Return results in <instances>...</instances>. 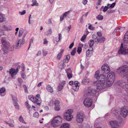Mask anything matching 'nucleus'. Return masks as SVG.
<instances>
[{
    "label": "nucleus",
    "instance_id": "5fc2aeb1",
    "mask_svg": "<svg viewBox=\"0 0 128 128\" xmlns=\"http://www.w3.org/2000/svg\"><path fill=\"white\" fill-rule=\"evenodd\" d=\"M39 116L38 113V112H35L33 114V117L36 118H38Z\"/></svg>",
    "mask_w": 128,
    "mask_h": 128
},
{
    "label": "nucleus",
    "instance_id": "473e14b6",
    "mask_svg": "<svg viewBox=\"0 0 128 128\" xmlns=\"http://www.w3.org/2000/svg\"><path fill=\"white\" fill-rule=\"evenodd\" d=\"M94 41L92 40H91L89 41L88 44L90 47L93 46L94 44Z\"/></svg>",
    "mask_w": 128,
    "mask_h": 128
},
{
    "label": "nucleus",
    "instance_id": "c9c22d12",
    "mask_svg": "<svg viewBox=\"0 0 128 128\" xmlns=\"http://www.w3.org/2000/svg\"><path fill=\"white\" fill-rule=\"evenodd\" d=\"M25 104L26 106L27 107L29 110H32V108H31V106L28 104V101H26V102Z\"/></svg>",
    "mask_w": 128,
    "mask_h": 128
},
{
    "label": "nucleus",
    "instance_id": "c85d7f7f",
    "mask_svg": "<svg viewBox=\"0 0 128 128\" xmlns=\"http://www.w3.org/2000/svg\"><path fill=\"white\" fill-rule=\"evenodd\" d=\"M46 89L49 92L52 93L53 92V88L51 87L50 86L48 85L46 87Z\"/></svg>",
    "mask_w": 128,
    "mask_h": 128
},
{
    "label": "nucleus",
    "instance_id": "bf43d9fd",
    "mask_svg": "<svg viewBox=\"0 0 128 128\" xmlns=\"http://www.w3.org/2000/svg\"><path fill=\"white\" fill-rule=\"evenodd\" d=\"M97 36H98V38L100 37H102V33L101 32H98L97 33Z\"/></svg>",
    "mask_w": 128,
    "mask_h": 128
},
{
    "label": "nucleus",
    "instance_id": "6e6552de",
    "mask_svg": "<svg viewBox=\"0 0 128 128\" xmlns=\"http://www.w3.org/2000/svg\"><path fill=\"white\" fill-rule=\"evenodd\" d=\"M121 114L124 118L126 117L128 114V107L126 106H124L121 108L120 109Z\"/></svg>",
    "mask_w": 128,
    "mask_h": 128
},
{
    "label": "nucleus",
    "instance_id": "4d7b16f0",
    "mask_svg": "<svg viewBox=\"0 0 128 128\" xmlns=\"http://www.w3.org/2000/svg\"><path fill=\"white\" fill-rule=\"evenodd\" d=\"M33 38H31V39H30V44H29V47L28 48V50L29 49V48H30V46L31 45V44H32L33 43Z\"/></svg>",
    "mask_w": 128,
    "mask_h": 128
},
{
    "label": "nucleus",
    "instance_id": "e433bc0d",
    "mask_svg": "<svg viewBox=\"0 0 128 128\" xmlns=\"http://www.w3.org/2000/svg\"><path fill=\"white\" fill-rule=\"evenodd\" d=\"M52 33V30L51 29H50L48 31L45 33V34L46 35L48 36L50 35Z\"/></svg>",
    "mask_w": 128,
    "mask_h": 128
},
{
    "label": "nucleus",
    "instance_id": "9b49d317",
    "mask_svg": "<svg viewBox=\"0 0 128 128\" xmlns=\"http://www.w3.org/2000/svg\"><path fill=\"white\" fill-rule=\"evenodd\" d=\"M84 116L82 113H78L76 116V120L78 122L81 123L84 120Z\"/></svg>",
    "mask_w": 128,
    "mask_h": 128
},
{
    "label": "nucleus",
    "instance_id": "4be33fe9",
    "mask_svg": "<svg viewBox=\"0 0 128 128\" xmlns=\"http://www.w3.org/2000/svg\"><path fill=\"white\" fill-rule=\"evenodd\" d=\"M9 73L12 78L16 74L15 72V70L14 68L11 69L9 71Z\"/></svg>",
    "mask_w": 128,
    "mask_h": 128
},
{
    "label": "nucleus",
    "instance_id": "7ed1b4c3",
    "mask_svg": "<svg viewBox=\"0 0 128 128\" xmlns=\"http://www.w3.org/2000/svg\"><path fill=\"white\" fill-rule=\"evenodd\" d=\"M2 42L3 44L2 50L3 51L4 54L6 53L8 50L10 46L9 43L6 41L5 38H2Z\"/></svg>",
    "mask_w": 128,
    "mask_h": 128
},
{
    "label": "nucleus",
    "instance_id": "338daca9",
    "mask_svg": "<svg viewBox=\"0 0 128 128\" xmlns=\"http://www.w3.org/2000/svg\"><path fill=\"white\" fill-rule=\"evenodd\" d=\"M88 2V1L87 0H83L82 1V3L84 5H85L87 4Z\"/></svg>",
    "mask_w": 128,
    "mask_h": 128
},
{
    "label": "nucleus",
    "instance_id": "72a5a7b5",
    "mask_svg": "<svg viewBox=\"0 0 128 128\" xmlns=\"http://www.w3.org/2000/svg\"><path fill=\"white\" fill-rule=\"evenodd\" d=\"M92 54V53L90 52V50L89 49H88L86 52V56L87 57H90Z\"/></svg>",
    "mask_w": 128,
    "mask_h": 128
},
{
    "label": "nucleus",
    "instance_id": "393cba45",
    "mask_svg": "<svg viewBox=\"0 0 128 128\" xmlns=\"http://www.w3.org/2000/svg\"><path fill=\"white\" fill-rule=\"evenodd\" d=\"M70 11H68L67 12H65L63 14V16H61L60 17V21H62L63 20L64 18L66 17L67 15L68 14H69Z\"/></svg>",
    "mask_w": 128,
    "mask_h": 128
},
{
    "label": "nucleus",
    "instance_id": "5701e85b",
    "mask_svg": "<svg viewBox=\"0 0 128 128\" xmlns=\"http://www.w3.org/2000/svg\"><path fill=\"white\" fill-rule=\"evenodd\" d=\"M120 85L121 86H122V87L123 88H125L126 89H127L128 88V84L127 83L122 82H120Z\"/></svg>",
    "mask_w": 128,
    "mask_h": 128
},
{
    "label": "nucleus",
    "instance_id": "13d9d810",
    "mask_svg": "<svg viewBox=\"0 0 128 128\" xmlns=\"http://www.w3.org/2000/svg\"><path fill=\"white\" fill-rule=\"evenodd\" d=\"M24 88V90L26 92H28V90L27 86L25 85H23Z\"/></svg>",
    "mask_w": 128,
    "mask_h": 128
},
{
    "label": "nucleus",
    "instance_id": "603ef678",
    "mask_svg": "<svg viewBox=\"0 0 128 128\" xmlns=\"http://www.w3.org/2000/svg\"><path fill=\"white\" fill-rule=\"evenodd\" d=\"M42 54L43 56H45L47 54L48 52L44 50H43Z\"/></svg>",
    "mask_w": 128,
    "mask_h": 128
},
{
    "label": "nucleus",
    "instance_id": "680f3d73",
    "mask_svg": "<svg viewBox=\"0 0 128 128\" xmlns=\"http://www.w3.org/2000/svg\"><path fill=\"white\" fill-rule=\"evenodd\" d=\"M109 8V7L105 6L103 10V11L104 12H106L108 10V8Z\"/></svg>",
    "mask_w": 128,
    "mask_h": 128
},
{
    "label": "nucleus",
    "instance_id": "a18cd8bd",
    "mask_svg": "<svg viewBox=\"0 0 128 128\" xmlns=\"http://www.w3.org/2000/svg\"><path fill=\"white\" fill-rule=\"evenodd\" d=\"M26 34H24L22 37V44H23L25 42V38L26 36Z\"/></svg>",
    "mask_w": 128,
    "mask_h": 128
},
{
    "label": "nucleus",
    "instance_id": "b1692460",
    "mask_svg": "<svg viewBox=\"0 0 128 128\" xmlns=\"http://www.w3.org/2000/svg\"><path fill=\"white\" fill-rule=\"evenodd\" d=\"M22 44V42H21V40H20L16 45L15 48L16 49L20 48L21 47Z\"/></svg>",
    "mask_w": 128,
    "mask_h": 128
},
{
    "label": "nucleus",
    "instance_id": "4c0bfd02",
    "mask_svg": "<svg viewBox=\"0 0 128 128\" xmlns=\"http://www.w3.org/2000/svg\"><path fill=\"white\" fill-rule=\"evenodd\" d=\"M70 58V56L69 55H67L66 56V58L63 60H64V62H68Z\"/></svg>",
    "mask_w": 128,
    "mask_h": 128
},
{
    "label": "nucleus",
    "instance_id": "a19ab883",
    "mask_svg": "<svg viewBox=\"0 0 128 128\" xmlns=\"http://www.w3.org/2000/svg\"><path fill=\"white\" fill-rule=\"evenodd\" d=\"M99 71H97L95 73L94 76L96 79H98V77L100 76L99 75Z\"/></svg>",
    "mask_w": 128,
    "mask_h": 128
},
{
    "label": "nucleus",
    "instance_id": "1a4fd4ad",
    "mask_svg": "<svg viewBox=\"0 0 128 128\" xmlns=\"http://www.w3.org/2000/svg\"><path fill=\"white\" fill-rule=\"evenodd\" d=\"M28 98L30 100L33 102L36 103L37 105L39 106L40 105L41 103V100L40 98H37L36 97H32L31 96H29Z\"/></svg>",
    "mask_w": 128,
    "mask_h": 128
},
{
    "label": "nucleus",
    "instance_id": "39448f33",
    "mask_svg": "<svg viewBox=\"0 0 128 128\" xmlns=\"http://www.w3.org/2000/svg\"><path fill=\"white\" fill-rule=\"evenodd\" d=\"M94 85L96 86L98 90L103 89L106 86V83L100 81H94L93 82Z\"/></svg>",
    "mask_w": 128,
    "mask_h": 128
},
{
    "label": "nucleus",
    "instance_id": "3c124183",
    "mask_svg": "<svg viewBox=\"0 0 128 128\" xmlns=\"http://www.w3.org/2000/svg\"><path fill=\"white\" fill-rule=\"evenodd\" d=\"M4 19L2 15L0 13V22H2L4 20Z\"/></svg>",
    "mask_w": 128,
    "mask_h": 128
},
{
    "label": "nucleus",
    "instance_id": "0e129e2a",
    "mask_svg": "<svg viewBox=\"0 0 128 128\" xmlns=\"http://www.w3.org/2000/svg\"><path fill=\"white\" fill-rule=\"evenodd\" d=\"M116 4V3L115 2L113 3L111 5H110V6H109V8H113L114 7V6Z\"/></svg>",
    "mask_w": 128,
    "mask_h": 128
},
{
    "label": "nucleus",
    "instance_id": "412c9836",
    "mask_svg": "<svg viewBox=\"0 0 128 128\" xmlns=\"http://www.w3.org/2000/svg\"><path fill=\"white\" fill-rule=\"evenodd\" d=\"M105 38L102 36L98 38L97 40H96V42L98 43H102L105 41Z\"/></svg>",
    "mask_w": 128,
    "mask_h": 128
},
{
    "label": "nucleus",
    "instance_id": "f257e3e1",
    "mask_svg": "<svg viewBox=\"0 0 128 128\" xmlns=\"http://www.w3.org/2000/svg\"><path fill=\"white\" fill-rule=\"evenodd\" d=\"M117 71L122 76L128 77V66H127L124 65L120 67Z\"/></svg>",
    "mask_w": 128,
    "mask_h": 128
},
{
    "label": "nucleus",
    "instance_id": "aec40b11",
    "mask_svg": "<svg viewBox=\"0 0 128 128\" xmlns=\"http://www.w3.org/2000/svg\"><path fill=\"white\" fill-rule=\"evenodd\" d=\"M123 40L124 43H128V31L125 34Z\"/></svg>",
    "mask_w": 128,
    "mask_h": 128
},
{
    "label": "nucleus",
    "instance_id": "69168bd1",
    "mask_svg": "<svg viewBox=\"0 0 128 128\" xmlns=\"http://www.w3.org/2000/svg\"><path fill=\"white\" fill-rule=\"evenodd\" d=\"M28 126H24L22 125L20 126H19V128H29Z\"/></svg>",
    "mask_w": 128,
    "mask_h": 128
},
{
    "label": "nucleus",
    "instance_id": "ea45409f",
    "mask_svg": "<svg viewBox=\"0 0 128 128\" xmlns=\"http://www.w3.org/2000/svg\"><path fill=\"white\" fill-rule=\"evenodd\" d=\"M11 96L12 97V100L13 102L15 101H18V100L17 99L16 96V95H12Z\"/></svg>",
    "mask_w": 128,
    "mask_h": 128
},
{
    "label": "nucleus",
    "instance_id": "9d476101",
    "mask_svg": "<svg viewBox=\"0 0 128 128\" xmlns=\"http://www.w3.org/2000/svg\"><path fill=\"white\" fill-rule=\"evenodd\" d=\"M101 68L102 72L106 74L109 73L110 71L108 65L106 64H104Z\"/></svg>",
    "mask_w": 128,
    "mask_h": 128
},
{
    "label": "nucleus",
    "instance_id": "37998d69",
    "mask_svg": "<svg viewBox=\"0 0 128 128\" xmlns=\"http://www.w3.org/2000/svg\"><path fill=\"white\" fill-rule=\"evenodd\" d=\"M92 38L94 40V42H96V40H97V39H98V36L97 37L95 35L93 34L92 35Z\"/></svg>",
    "mask_w": 128,
    "mask_h": 128
},
{
    "label": "nucleus",
    "instance_id": "774afa93",
    "mask_svg": "<svg viewBox=\"0 0 128 128\" xmlns=\"http://www.w3.org/2000/svg\"><path fill=\"white\" fill-rule=\"evenodd\" d=\"M22 78L24 79H26V75L22 73L21 75Z\"/></svg>",
    "mask_w": 128,
    "mask_h": 128
},
{
    "label": "nucleus",
    "instance_id": "c756f323",
    "mask_svg": "<svg viewBox=\"0 0 128 128\" xmlns=\"http://www.w3.org/2000/svg\"><path fill=\"white\" fill-rule=\"evenodd\" d=\"M60 128H69L68 124L66 123L63 124L61 125Z\"/></svg>",
    "mask_w": 128,
    "mask_h": 128
},
{
    "label": "nucleus",
    "instance_id": "0eeeda50",
    "mask_svg": "<svg viewBox=\"0 0 128 128\" xmlns=\"http://www.w3.org/2000/svg\"><path fill=\"white\" fill-rule=\"evenodd\" d=\"M72 110H69L64 115V118L67 121L71 120L73 118V116L72 115Z\"/></svg>",
    "mask_w": 128,
    "mask_h": 128
},
{
    "label": "nucleus",
    "instance_id": "6e6d98bb",
    "mask_svg": "<svg viewBox=\"0 0 128 128\" xmlns=\"http://www.w3.org/2000/svg\"><path fill=\"white\" fill-rule=\"evenodd\" d=\"M125 29V28L124 27H121L119 28V30L120 32H122L124 31Z\"/></svg>",
    "mask_w": 128,
    "mask_h": 128
},
{
    "label": "nucleus",
    "instance_id": "49530a36",
    "mask_svg": "<svg viewBox=\"0 0 128 128\" xmlns=\"http://www.w3.org/2000/svg\"><path fill=\"white\" fill-rule=\"evenodd\" d=\"M82 51V48L80 47H78L77 49V52L79 54H80Z\"/></svg>",
    "mask_w": 128,
    "mask_h": 128
},
{
    "label": "nucleus",
    "instance_id": "052dcab7",
    "mask_svg": "<svg viewBox=\"0 0 128 128\" xmlns=\"http://www.w3.org/2000/svg\"><path fill=\"white\" fill-rule=\"evenodd\" d=\"M18 82L20 84H22V80L21 78H18Z\"/></svg>",
    "mask_w": 128,
    "mask_h": 128
},
{
    "label": "nucleus",
    "instance_id": "09e8293b",
    "mask_svg": "<svg viewBox=\"0 0 128 128\" xmlns=\"http://www.w3.org/2000/svg\"><path fill=\"white\" fill-rule=\"evenodd\" d=\"M60 108V105L55 106L54 109L56 111H59Z\"/></svg>",
    "mask_w": 128,
    "mask_h": 128
},
{
    "label": "nucleus",
    "instance_id": "79ce46f5",
    "mask_svg": "<svg viewBox=\"0 0 128 128\" xmlns=\"http://www.w3.org/2000/svg\"><path fill=\"white\" fill-rule=\"evenodd\" d=\"M18 120H19L20 122H22V123H24V124H26V122H25L24 120V119L22 118V116H20L19 119H18Z\"/></svg>",
    "mask_w": 128,
    "mask_h": 128
},
{
    "label": "nucleus",
    "instance_id": "f3484780",
    "mask_svg": "<svg viewBox=\"0 0 128 128\" xmlns=\"http://www.w3.org/2000/svg\"><path fill=\"white\" fill-rule=\"evenodd\" d=\"M66 66L65 62L64 60H61L58 64V67L60 69H62L64 68Z\"/></svg>",
    "mask_w": 128,
    "mask_h": 128
},
{
    "label": "nucleus",
    "instance_id": "dca6fc26",
    "mask_svg": "<svg viewBox=\"0 0 128 128\" xmlns=\"http://www.w3.org/2000/svg\"><path fill=\"white\" fill-rule=\"evenodd\" d=\"M66 84V82L63 81L59 85L58 87V89L59 91H61L63 88L64 86Z\"/></svg>",
    "mask_w": 128,
    "mask_h": 128
},
{
    "label": "nucleus",
    "instance_id": "f03ea898",
    "mask_svg": "<svg viewBox=\"0 0 128 128\" xmlns=\"http://www.w3.org/2000/svg\"><path fill=\"white\" fill-rule=\"evenodd\" d=\"M62 121V119L61 117L55 116L52 121L51 125L54 127H57L61 124Z\"/></svg>",
    "mask_w": 128,
    "mask_h": 128
},
{
    "label": "nucleus",
    "instance_id": "a878e982",
    "mask_svg": "<svg viewBox=\"0 0 128 128\" xmlns=\"http://www.w3.org/2000/svg\"><path fill=\"white\" fill-rule=\"evenodd\" d=\"M114 80H107L106 84L109 86H111L114 82Z\"/></svg>",
    "mask_w": 128,
    "mask_h": 128
},
{
    "label": "nucleus",
    "instance_id": "2f4dec72",
    "mask_svg": "<svg viewBox=\"0 0 128 128\" xmlns=\"http://www.w3.org/2000/svg\"><path fill=\"white\" fill-rule=\"evenodd\" d=\"M32 4L31 5L32 6H38L39 4L37 2L36 0H32Z\"/></svg>",
    "mask_w": 128,
    "mask_h": 128
},
{
    "label": "nucleus",
    "instance_id": "f8f14e48",
    "mask_svg": "<svg viewBox=\"0 0 128 128\" xmlns=\"http://www.w3.org/2000/svg\"><path fill=\"white\" fill-rule=\"evenodd\" d=\"M92 103V100L91 98H86L84 101V104L86 107H90L91 106Z\"/></svg>",
    "mask_w": 128,
    "mask_h": 128
},
{
    "label": "nucleus",
    "instance_id": "8fccbe9b",
    "mask_svg": "<svg viewBox=\"0 0 128 128\" xmlns=\"http://www.w3.org/2000/svg\"><path fill=\"white\" fill-rule=\"evenodd\" d=\"M60 103V102L58 100H56L54 102V105L56 106L60 105L59 104Z\"/></svg>",
    "mask_w": 128,
    "mask_h": 128
},
{
    "label": "nucleus",
    "instance_id": "cd10ccee",
    "mask_svg": "<svg viewBox=\"0 0 128 128\" xmlns=\"http://www.w3.org/2000/svg\"><path fill=\"white\" fill-rule=\"evenodd\" d=\"M64 51V50H61L60 52L58 54L57 58L59 59L60 60L62 57V56Z\"/></svg>",
    "mask_w": 128,
    "mask_h": 128
},
{
    "label": "nucleus",
    "instance_id": "f704fd0d",
    "mask_svg": "<svg viewBox=\"0 0 128 128\" xmlns=\"http://www.w3.org/2000/svg\"><path fill=\"white\" fill-rule=\"evenodd\" d=\"M6 89L4 88H1L0 89V95L2 96H4V94H3L2 95L1 94L3 93L4 92H5Z\"/></svg>",
    "mask_w": 128,
    "mask_h": 128
},
{
    "label": "nucleus",
    "instance_id": "2eb2a0df",
    "mask_svg": "<svg viewBox=\"0 0 128 128\" xmlns=\"http://www.w3.org/2000/svg\"><path fill=\"white\" fill-rule=\"evenodd\" d=\"M97 79L100 80L99 81L106 83V77L104 74L100 75L98 77V79Z\"/></svg>",
    "mask_w": 128,
    "mask_h": 128
},
{
    "label": "nucleus",
    "instance_id": "864d4df0",
    "mask_svg": "<svg viewBox=\"0 0 128 128\" xmlns=\"http://www.w3.org/2000/svg\"><path fill=\"white\" fill-rule=\"evenodd\" d=\"M86 35H84L80 39V40L81 41L83 42L86 39Z\"/></svg>",
    "mask_w": 128,
    "mask_h": 128
},
{
    "label": "nucleus",
    "instance_id": "de8ad7c7",
    "mask_svg": "<svg viewBox=\"0 0 128 128\" xmlns=\"http://www.w3.org/2000/svg\"><path fill=\"white\" fill-rule=\"evenodd\" d=\"M23 33V30L22 29H20L19 30L18 34V36L20 37Z\"/></svg>",
    "mask_w": 128,
    "mask_h": 128
},
{
    "label": "nucleus",
    "instance_id": "4468645a",
    "mask_svg": "<svg viewBox=\"0 0 128 128\" xmlns=\"http://www.w3.org/2000/svg\"><path fill=\"white\" fill-rule=\"evenodd\" d=\"M80 84L77 81H76L74 82L73 85V89L75 91H77L78 90Z\"/></svg>",
    "mask_w": 128,
    "mask_h": 128
},
{
    "label": "nucleus",
    "instance_id": "423d86ee",
    "mask_svg": "<svg viewBox=\"0 0 128 128\" xmlns=\"http://www.w3.org/2000/svg\"><path fill=\"white\" fill-rule=\"evenodd\" d=\"M118 54H128V48L125 46H123L122 43L121 44V46L118 51Z\"/></svg>",
    "mask_w": 128,
    "mask_h": 128
},
{
    "label": "nucleus",
    "instance_id": "7c9ffc66",
    "mask_svg": "<svg viewBox=\"0 0 128 128\" xmlns=\"http://www.w3.org/2000/svg\"><path fill=\"white\" fill-rule=\"evenodd\" d=\"M18 101H14L13 102L15 108L17 109H18L19 108V106L18 103Z\"/></svg>",
    "mask_w": 128,
    "mask_h": 128
},
{
    "label": "nucleus",
    "instance_id": "c03bdc74",
    "mask_svg": "<svg viewBox=\"0 0 128 128\" xmlns=\"http://www.w3.org/2000/svg\"><path fill=\"white\" fill-rule=\"evenodd\" d=\"M76 48H74L72 52L71 53V54L72 55V56H74V55L75 53H76Z\"/></svg>",
    "mask_w": 128,
    "mask_h": 128
},
{
    "label": "nucleus",
    "instance_id": "20e7f679",
    "mask_svg": "<svg viewBox=\"0 0 128 128\" xmlns=\"http://www.w3.org/2000/svg\"><path fill=\"white\" fill-rule=\"evenodd\" d=\"M96 93V91L94 89L89 88L85 90L84 92V96L86 97L89 96H95Z\"/></svg>",
    "mask_w": 128,
    "mask_h": 128
},
{
    "label": "nucleus",
    "instance_id": "6ab92c4d",
    "mask_svg": "<svg viewBox=\"0 0 128 128\" xmlns=\"http://www.w3.org/2000/svg\"><path fill=\"white\" fill-rule=\"evenodd\" d=\"M109 123L112 127L117 126L118 123L116 120L111 121Z\"/></svg>",
    "mask_w": 128,
    "mask_h": 128
},
{
    "label": "nucleus",
    "instance_id": "bb28decb",
    "mask_svg": "<svg viewBox=\"0 0 128 128\" xmlns=\"http://www.w3.org/2000/svg\"><path fill=\"white\" fill-rule=\"evenodd\" d=\"M89 82L90 80L88 78L86 77H85L82 80V82L83 84H86Z\"/></svg>",
    "mask_w": 128,
    "mask_h": 128
},
{
    "label": "nucleus",
    "instance_id": "a211bd4d",
    "mask_svg": "<svg viewBox=\"0 0 128 128\" xmlns=\"http://www.w3.org/2000/svg\"><path fill=\"white\" fill-rule=\"evenodd\" d=\"M66 71L67 73V77L68 79H70L72 78V74L71 69L69 68L66 70Z\"/></svg>",
    "mask_w": 128,
    "mask_h": 128
},
{
    "label": "nucleus",
    "instance_id": "ddd939ff",
    "mask_svg": "<svg viewBox=\"0 0 128 128\" xmlns=\"http://www.w3.org/2000/svg\"><path fill=\"white\" fill-rule=\"evenodd\" d=\"M107 80H114L115 76L114 72H111L107 75Z\"/></svg>",
    "mask_w": 128,
    "mask_h": 128
},
{
    "label": "nucleus",
    "instance_id": "e2e57ef3",
    "mask_svg": "<svg viewBox=\"0 0 128 128\" xmlns=\"http://www.w3.org/2000/svg\"><path fill=\"white\" fill-rule=\"evenodd\" d=\"M26 12L25 10H23L22 12H19V14L20 15H23L25 14Z\"/></svg>",
    "mask_w": 128,
    "mask_h": 128
},
{
    "label": "nucleus",
    "instance_id": "58836bf2",
    "mask_svg": "<svg viewBox=\"0 0 128 128\" xmlns=\"http://www.w3.org/2000/svg\"><path fill=\"white\" fill-rule=\"evenodd\" d=\"M96 18L98 20H101L103 19V16L100 14L98 15L96 17Z\"/></svg>",
    "mask_w": 128,
    "mask_h": 128
}]
</instances>
